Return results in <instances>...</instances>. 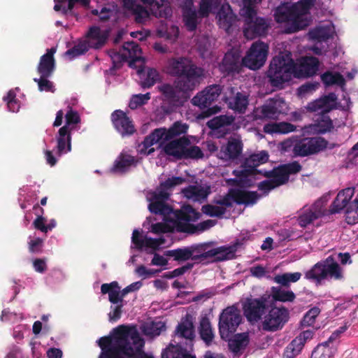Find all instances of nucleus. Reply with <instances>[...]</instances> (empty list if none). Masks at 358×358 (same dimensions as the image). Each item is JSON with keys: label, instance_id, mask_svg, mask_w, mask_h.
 I'll return each instance as SVG.
<instances>
[{"label": "nucleus", "instance_id": "f257e3e1", "mask_svg": "<svg viewBox=\"0 0 358 358\" xmlns=\"http://www.w3.org/2000/svg\"><path fill=\"white\" fill-rule=\"evenodd\" d=\"M97 343L101 350L99 358H155L144 351L145 341L136 326L119 325Z\"/></svg>", "mask_w": 358, "mask_h": 358}, {"label": "nucleus", "instance_id": "f03ea898", "mask_svg": "<svg viewBox=\"0 0 358 358\" xmlns=\"http://www.w3.org/2000/svg\"><path fill=\"white\" fill-rule=\"evenodd\" d=\"M166 68L167 73L176 78V87L183 92H192L204 76L203 69L186 57L169 59Z\"/></svg>", "mask_w": 358, "mask_h": 358}, {"label": "nucleus", "instance_id": "7ed1b4c3", "mask_svg": "<svg viewBox=\"0 0 358 358\" xmlns=\"http://www.w3.org/2000/svg\"><path fill=\"white\" fill-rule=\"evenodd\" d=\"M217 10L215 18L220 28L229 34L238 21V16L228 2L222 3V0H201L199 13L201 18L208 17Z\"/></svg>", "mask_w": 358, "mask_h": 358}, {"label": "nucleus", "instance_id": "20e7f679", "mask_svg": "<svg viewBox=\"0 0 358 358\" xmlns=\"http://www.w3.org/2000/svg\"><path fill=\"white\" fill-rule=\"evenodd\" d=\"M295 62L290 53L279 55L273 57L266 71V77L270 85L281 90L284 84L289 82L294 76Z\"/></svg>", "mask_w": 358, "mask_h": 358}, {"label": "nucleus", "instance_id": "39448f33", "mask_svg": "<svg viewBox=\"0 0 358 358\" xmlns=\"http://www.w3.org/2000/svg\"><path fill=\"white\" fill-rule=\"evenodd\" d=\"M239 13L243 22V33L247 39L252 40L267 35L271 27V20L259 16L255 8L243 6Z\"/></svg>", "mask_w": 358, "mask_h": 358}, {"label": "nucleus", "instance_id": "423d86ee", "mask_svg": "<svg viewBox=\"0 0 358 358\" xmlns=\"http://www.w3.org/2000/svg\"><path fill=\"white\" fill-rule=\"evenodd\" d=\"M355 193V187H347L339 191L329 207L331 214L345 210V220L350 225L358 223V192L352 200Z\"/></svg>", "mask_w": 358, "mask_h": 358}, {"label": "nucleus", "instance_id": "0eeeda50", "mask_svg": "<svg viewBox=\"0 0 358 358\" xmlns=\"http://www.w3.org/2000/svg\"><path fill=\"white\" fill-rule=\"evenodd\" d=\"M306 278L321 285L324 280H341L343 279V269L332 255L316 263L306 273Z\"/></svg>", "mask_w": 358, "mask_h": 358}, {"label": "nucleus", "instance_id": "6e6552de", "mask_svg": "<svg viewBox=\"0 0 358 358\" xmlns=\"http://www.w3.org/2000/svg\"><path fill=\"white\" fill-rule=\"evenodd\" d=\"M162 149L166 155L176 160L199 159L204 156L201 149L197 145H191L190 140L185 136L168 141Z\"/></svg>", "mask_w": 358, "mask_h": 358}, {"label": "nucleus", "instance_id": "1a4fd4ad", "mask_svg": "<svg viewBox=\"0 0 358 358\" xmlns=\"http://www.w3.org/2000/svg\"><path fill=\"white\" fill-rule=\"evenodd\" d=\"M306 15L301 9L298 3L289 4L281 3L274 10V19L278 23L290 22L291 27L288 28L287 33H293L303 29L308 23L303 18Z\"/></svg>", "mask_w": 358, "mask_h": 358}, {"label": "nucleus", "instance_id": "9d476101", "mask_svg": "<svg viewBox=\"0 0 358 358\" xmlns=\"http://www.w3.org/2000/svg\"><path fill=\"white\" fill-rule=\"evenodd\" d=\"M222 87L220 85H212L206 87L203 90L197 93L192 99L194 106L201 109L206 108L201 113L203 118L209 117L220 112L221 108L217 105L210 107L220 96Z\"/></svg>", "mask_w": 358, "mask_h": 358}, {"label": "nucleus", "instance_id": "9b49d317", "mask_svg": "<svg viewBox=\"0 0 358 358\" xmlns=\"http://www.w3.org/2000/svg\"><path fill=\"white\" fill-rule=\"evenodd\" d=\"M327 145L328 141L322 137H305L294 143L292 153L294 157H308L325 150Z\"/></svg>", "mask_w": 358, "mask_h": 358}, {"label": "nucleus", "instance_id": "f8f14e48", "mask_svg": "<svg viewBox=\"0 0 358 358\" xmlns=\"http://www.w3.org/2000/svg\"><path fill=\"white\" fill-rule=\"evenodd\" d=\"M268 314L264 316L262 329L267 331H275L281 329L289 317V311L284 307L273 306V299L268 295Z\"/></svg>", "mask_w": 358, "mask_h": 358}, {"label": "nucleus", "instance_id": "ddd939ff", "mask_svg": "<svg viewBox=\"0 0 358 358\" xmlns=\"http://www.w3.org/2000/svg\"><path fill=\"white\" fill-rule=\"evenodd\" d=\"M268 54V45L262 41L253 43L243 58V65L251 70H257L263 66Z\"/></svg>", "mask_w": 358, "mask_h": 358}, {"label": "nucleus", "instance_id": "4468645a", "mask_svg": "<svg viewBox=\"0 0 358 358\" xmlns=\"http://www.w3.org/2000/svg\"><path fill=\"white\" fill-rule=\"evenodd\" d=\"M268 296L260 298H247L243 303V311L247 320L252 324L260 321L267 313Z\"/></svg>", "mask_w": 358, "mask_h": 358}, {"label": "nucleus", "instance_id": "2eb2a0df", "mask_svg": "<svg viewBox=\"0 0 358 358\" xmlns=\"http://www.w3.org/2000/svg\"><path fill=\"white\" fill-rule=\"evenodd\" d=\"M240 312L234 307H227L220 316L219 331L222 338H227L233 334L241 323Z\"/></svg>", "mask_w": 358, "mask_h": 358}, {"label": "nucleus", "instance_id": "dca6fc26", "mask_svg": "<svg viewBox=\"0 0 358 358\" xmlns=\"http://www.w3.org/2000/svg\"><path fill=\"white\" fill-rule=\"evenodd\" d=\"M331 215L329 208L327 209L322 200H317L309 207H303L297 217V222L300 227L305 228L315 220L325 216Z\"/></svg>", "mask_w": 358, "mask_h": 358}, {"label": "nucleus", "instance_id": "f3484780", "mask_svg": "<svg viewBox=\"0 0 358 358\" xmlns=\"http://www.w3.org/2000/svg\"><path fill=\"white\" fill-rule=\"evenodd\" d=\"M286 103L279 96L270 98L256 110L259 119L277 120L280 114L285 113Z\"/></svg>", "mask_w": 358, "mask_h": 358}, {"label": "nucleus", "instance_id": "a211bd4d", "mask_svg": "<svg viewBox=\"0 0 358 358\" xmlns=\"http://www.w3.org/2000/svg\"><path fill=\"white\" fill-rule=\"evenodd\" d=\"M320 61L313 56L303 57L298 64L295 63L294 77L306 78L317 74L319 70Z\"/></svg>", "mask_w": 358, "mask_h": 358}, {"label": "nucleus", "instance_id": "6ab92c4d", "mask_svg": "<svg viewBox=\"0 0 358 358\" xmlns=\"http://www.w3.org/2000/svg\"><path fill=\"white\" fill-rule=\"evenodd\" d=\"M243 66V58L239 50H231L224 55L220 69L222 73L229 75L240 73Z\"/></svg>", "mask_w": 358, "mask_h": 358}, {"label": "nucleus", "instance_id": "aec40b11", "mask_svg": "<svg viewBox=\"0 0 358 358\" xmlns=\"http://www.w3.org/2000/svg\"><path fill=\"white\" fill-rule=\"evenodd\" d=\"M111 121L115 129L123 137L131 136L136 131L132 121L121 110H116L111 114Z\"/></svg>", "mask_w": 358, "mask_h": 358}, {"label": "nucleus", "instance_id": "412c9836", "mask_svg": "<svg viewBox=\"0 0 358 358\" xmlns=\"http://www.w3.org/2000/svg\"><path fill=\"white\" fill-rule=\"evenodd\" d=\"M241 243L237 240L234 243L228 245H222L209 250L210 258H214L213 262H220L236 258V253Z\"/></svg>", "mask_w": 358, "mask_h": 358}, {"label": "nucleus", "instance_id": "4be33fe9", "mask_svg": "<svg viewBox=\"0 0 358 358\" xmlns=\"http://www.w3.org/2000/svg\"><path fill=\"white\" fill-rule=\"evenodd\" d=\"M158 89L164 99L173 104L181 103L182 101V99H188L191 92L181 91L176 87L175 82L173 85L164 83L159 86Z\"/></svg>", "mask_w": 358, "mask_h": 358}, {"label": "nucleus", "instance_id": "5701e85b", "mask_svg": "<svg viewBox=\"0 0 358 358\" xmlns=\"http://www.w3.org/2000/svg\"><path fill=\"white\" fill-rule=\"evenodd\" d=\"M56 50L54 48L47 50V52L42 55L37 66V71L41 76H51L55 69V59L54 54Z\"/></svg>", "mask_w": 358, "mask_h": 358}, {"label": "nucleus", "instance_id": "b1692460", "mask_svg": "<svg viewBox=\"0 0 358 358\" xmlns=\"http://www.w3.org/2000/svg\"><path fill=\"white\" fill-rule=\"evenodd\" d=\"M87 44L89 48L100 49L106 43L108 35L96 26L91 27L86 34Z\"/></svg>", "mask_w": 358, "mask_h": 358}, {"label": "nucleus", "instance_id": "393cba45", "mask_svg": "<svg viewBox=\"0 0 358 358\" xmlns=\"http://www.w3.org/2000/svg\"><path fill=\"white\" fill-rule=\"evenodd\" d=\"M233 201L238 205L252 206L255 204L260 195L255 191H248L241 189H231Z\"/></svg>", "mask_w": 358, "mask_h": 358}, {"label": "nucleus", "instance_id": "a878e982", "mask_svg": "<svg viewBox=\"0 0 358 358\" xmlns=\"http://www.w3.org/2000/svg\"><path fill=\"white\" fill-rule=\"evenodd\" d=\"M213 225L214 222L211 220L201 222L196 225L182 222H175V228L176 231L180 233H187L190 234L206 231L212 227Z\"/></svg>", "mask_w": 358, "mask_h": 358}, {"label": "nucleus", "instance_id": "bb28decb", "mask_svg": "<svg viewBox=\"0 0 358 358\" xmlns=\"http://www.w3.org/2000/svg\"><path fill=\"white\" fill-rule=\"evenodd\" d=\"M203 250V246H191L178 248L174 250H166L164 255L166 257H173V260L177 262H185L192 256L194 252H200Z\"/></svg>", "mask_w": 358, "mask_h": 358}, {"label": "nucleus", "instance_id": "cd10ccee", "mask_svg": "<svg viewBox=\"0 0 358 358\" xmlns=\"http://www.w3.org/2000/svg\"><path fill=\"white\" fill-rule=\"evenodd\" d=\"M243 143L240 138L230 137L226 145L221 148L224 157L229 159H236L242 154Z\"/></svg>", "mask_w": 358, "mask_h": 358}, {"label": "nucleus", "instance_id": "c85d7f7f", "mask_svg": "<svg viewBox=\"0 0 358 358\" xmlns=\"http://www.w3.org/2000/svg\"><path fill=\"white\" fill-rule=\"evenodd\" d=\"M70 129L66 127H62L58 131L57 136V155L61 156L71 150V136Z\"/></svg>", "mask_w": 358, "mask_h": 358}, {"label": "nucleus", "instance_id": "c756f323", "mask_svg": "<svg viewBox=\"0 0 358 358\" xmlns=\"http://www.w3.org/2000/svg\"><path fill=\"white\" fill-rule=\"evenodd\" d=\"M147 5L152 8L153 15L157 17L169 18L173 10L169 0H150Z\"/></svg>", "mask_w": 358, "mask_h": 358}, {"label": "nucleus", "instance_id": "7c9ffc66", "mask_svg": "<svg viewBox=\"0 0 358 358\" xmlns=\"http://www.w3.org/2000/svg\"><path fill=\"white\" fill-rule=\"evenodd\" d=\"M136 160L134 157L121 152L114 162L111 168L113 173H126L131 166H136Z\"/></svg>", "mask_w": 358, "mask_h": 358}, {"label": "nucleus", "instance_id": "2f4dec72", "mask_svg": "<svg viewBox=\"0 0 358 358\" xmlns=\"http://www.w3.org/2000/svg\"><path fill=\"white\" fill-rule=\"evenodd\" d=\"M233 95L226 99L228 107L239 113H244L248 106V96L238 92L235 95L232 89Z\"/></svg>", "mask_w": 358, "mask_h": 358}, {"label": "nucleus", "instance_id": "473e14b6", "mask_svg": "<svg viewBox=\"0 0 358 358\" xmlns=\"http://www.w3.org/2000/svg\"><path fill=\"white\" fill-rule=\"evenodd\" d=\"M199 11L194 8V5L186 6L182 8V20L189 31H194L199 23L198 20Z\"/></svg>", "mask_w": 358, "mask_h": 358}, {"label": "nucleus", "instance_id": "72a5a7b5", "mask_svg": "<svg viewBox=\"0 0 358 358\" xmlns=\"http://www.w3.org/2000/svg\"><path fill=\"white\" fill-rule=\"evenodd\" d=\"M188 129L189 125L180 121L175 122L169 129L165 127L160 128L162 133H163L164 141L166 142L174 139L182 134H185Z\"/></svg>", "mask_w": 358, "mask_h": 358}, {"label": "nucleus", "instance_id": "f704fd0d", "mask_svg": "<svg viewBox=\"0 0 358 358\" xmlns=\"http://www.w3.org/2000/svg\"><path fill=\"white\" fill-rule=\"evenodd\" d=\"M122 50L129 59V66H134L136 62L141 60V48L134 41L126 42L122 45Z\"/></svg>", "mask_w": 358, "mask_h": 358}, {"label": "nucleus", "instance_id": "c9c22d12", "mask_svg": "<svg viewBox=\"0 0 358 358\" xmlns=\"http://www.w3.org/2000/svg\"><path fill=\"white\" fill-rule=\"evenodd\" d=\"M336 99L334 93H329L328 95L311 103L309 108L313 111H317L320 109L321 113L329 112L332 108V105Z\"/></svg>", "mask_w": 358, "mask_h": 358}, {"label": "nucleus", "instance_id": "e433bc0d", "mask_svg": "<svg viewBox=\"0 0 358 358\" xmlns=\"http://www.w3.org/2000/svg\"><path fill=\"white\" fill-rule=\"evenodd\" d=\"M262 174L267 178H271L278 187L287 183L289 180L288 176H287L282 165L278 166L271 171H262Z\"/></svg>", "mask_w": 358, "mask_h": 358}, {"label": "nucleus", "instance_id": "4c0bfd02", "mask_svg": "<svg viewBox=\"0 0 358 358\" xmlns=\"http://www.w3.org/2000/svg\"><path fill=\"white\" fill-rule=\"evenodd\" d=\"M201 338L207 345H210L214 338V333L209 319L203 317L201 319L199 327Z\"/></svg>", "mask_w": 358, "mask_h": 358}, {"label": "nucleus", "instance_id": "58836bf2", "mask_svg": "<svg viewBox=\"0 0 358 358\" xmlns=\"http://www.w3.org/2000/svg\"><path fill=\"white\" fill-rule=\"evenodd\" d=\"M177 220L174 222H187L190 221H196L200 217V213L197 212L190 205H187L182 207V208L178 211L176 214Z\"/></svg>", "mask_w": 358, "mask_h": 358}, {"label": "nucleus", "instance_id": "ea45409f", "mask_svg": "<svg viewBox=\"0 0 358 358\" xmlns=\"http://www.w3.org/2000/svg\"><path fill=\"white\" fill-rule=\"evenodd\" d=\"M178 334L186 338L190 343V349L192 347V341L195 337L194 325L192 321L185 320L178 324L177 327Z\"/></svg>", "mask_w": 358, "mask_h": 358}, {"label": "nucleus", "instance_id": "a19ab883", "mask_svg": "<svg viewBox=\"0 0 358 358\" xmlns=\"http://www.w3.org/2000/svg\"><path fill=\"white\" fill-rule=\"evenodd\" d=\"M320 78L323 84L327 87L334 85L343 87L345 85L344 77L338 72L327 71L322 73Z\"/></svg>", "mask_w": 358, "mask_h": 358}, {"label": "nucleus", "instance_id": "79ce46f5", "mask_svg": "<svg viewBox=\"0 0 358 358\" xmlns=\"http://www.w3.org/2000/svg\"><path fill=\"white\" fill-rule=\"evenodd\" d=\"M182 192L187 199L195 201L205 199L208 194V192L204 188L194 185L188 186L182 190Z\"/></svg>", "mask_w": 358, "mask_h": 358}, {"label": "nucleus", "instance_id": "37998d69", "mask_svg": "<svg viewBox=\"0 0 358 358\" xmlns=\"http://www.w3.org/2000/svg\"><path fill=\"white\" fill-rule=\"evenodd\" d=\"M234 121L232 115H222L216 116L207 122V126L210 129H218L224 126L231 125Z\"/></svg>", "mask_w": 358, "mask_h": 358}, {"label": "nucleus", "instance_id": "c03bdc74", "mask_svg": "<svg viewBox=\"0 0 358 358\" xmlns=\"http://www.w3.org/2000/svg\"><path fill=\"white\" fill-rule=\"evenodd\" d=\"M249 343V336L248 333L238 334L229 341V345L231 351L237 352L242 348H245Z\"/></svg>", "mask_w": 358, "mask_h": 358}, {"label": "nucleus", "instance_id": "a18cd8bd", "mask_svg": "<svg viewBox=\"0 0 358 358\" xmlns=\"http://www.w3.org/2000/svg\"><path fill=\"white\" fill-rule=\"evenodd\" d=\"M110 56L113 62V65L110 69V71L112 74H115L116 70L120 69L123 64L129 60L125 52H122V50H120V52L112 50Z\"/></svg>", "mask_w": 358, "mask_h": 358}, {"label": "nucleus", "instance_id": "49530a36", "mask_svg": "<svg viewBox=\"0 0 358 358\" xmlns=\"http://www.w3.org/2000/svg\"><path fill=\"white\" fill-rule=\"evenodd\" d=\"M301 276L299 272L285 273L281 275H277L274 277V282L283 286L289 287L291 282H296Z\"/></svg>", "mask_w": 358, "mask_h": 358}, {"label": "nucleus", "instance_id": "de8ad7c7", "mask_svg": "<svg viewBox=\"0 0 358 358\" xmlns=\"http://www.w3.org/2000/svg\"><path fill=\"white\" fill-rule=\"evenodd\" d=\"M149 210L156 215H169L171 212V207L164 201H159L153 198L149 204Z\"/></svg>", "mask_w": 358, "mask_h": 358}, {"label": "nucleus", "instance_id": "09e8293b", "mask_svg": "<svg viewBox=\"0 0 358 358\" xmlns=\"http://www.w3.org/2000/svg\"><path fill=\"white\" fill-rule=\"evenodd\" d=\"M166 141H164L163 133H162L160 128H157L144 138L143 145L145 149H148L157 143H160V145H162Z\"/></svg>", "mask_w": 358, "mask_h": 358}, {"label": "nucleus", "instance_id": "8fccbe9b", "mask_svg": "<svg viewBox=\"0 0 358 358\" xmlns=\"http://www.w3.org/2000/svg\"><path fill=\"white\" fill-rule=\"evenodd\" d=\"M300 339H293L285 348L283 352V358H295L303 348Z\"/></svg>", "mask_w": 358, "mask_h": 358}, {"label": "nucleus", "instance_id": "3c124183", "mask_svg": "<svg viewBox=\"0 0 358 358\" xmlns=\"http://www.w3.org/2000/svg\"><path fill=\"white\" fill-rule=\"evenodd\" d=\"M268 159V155L266 151H262L259 153H255L246 158L245 164L253 169H257L258 166L266 163Z\"/></svg>", "mask_w": 358, "mask_h": 358}, {"label": "nucleus", "instance_id": "603ef678", "mask_svg": "<svg viewBox=\"0 0 358 358\" xmlns=\"http://www.w3.org/2000/svg\"><path fill=\"white\" fill-rule=\"evenodd\" d=\"M89 45L85 41H80L73 48L69 49L65 52V55L69 57L70 59H73L76 57L84 55L89 50Z\"/></svg>", "mask_w": 358, "mask_h": 358}, {"label": "nucleus", "instance_id": "864d4df0", "mask_svg": "<svg viewBox=\"0 0 358 358\" xmlns=\"http://www.w3.org/2000/svg\"><path fill=\"white\" fill-rule=\"evenodd\" d=\"M250 164H245V160L243 162V163L241 165V170H234L233 171V174L240 178L241 180H243V179L248 178L250 176H255L256 174L260 173L262 174V170H257V169H253L249 166Z\"/></svg>", "mask_w": 358, "mask_h": 358}, {"label": "nucleus", "instance_id": "5fc2aeb1", "mask_svg": "<svg viewBox=\"0 0 358 358\" xmlns=\"http://www.w3.org/2000/svg\"><path fill=\"white\" fill-rule=\"evenodd\" d=\"M333 356L332 349L324 342L317 345L312 352L311 358H331Z\"/></svg>", "mask_w": 358, "mask_h": 358}, {"label": "nucleus", "instance_id": "6e6d98bb", "mask_svg": "<svg viewBox=\"0 0 358 358\" xmlns=\"http://www.w3.org/2000/svg\"><path fill=\"white\" fill-rule=\"evenodd\" d=\"M310 38L318 42H325L331 38V30L329 27H318L310 32Z\"/></svg>", "mask_w": 358, "mask_h": 358}, {"label": "nucleus", "instance_id": "4d7b16f0", "mask_svg": "<svg viewBox=\"0 0 358 358\" xmlns=\"http://www.w3.org/2000/svg\"><path fill=\"white\" fill-rule=\"evenodd\" d=\"M131 12L134 16V20L136 23L144 24L150 18L148 10L142 5L138 4L137 6H135Z\"/></svg>", "mask_w": 358, "mask_h": 358}, {"label": "nucleus", "instance_id": "13d9d810", "mask_svg": "<svg viewBox=\"0 0 358 358\" xmlns=\"http://www.w3.org/2000/svg\"><path fill=\"white\" fill-rule=\"evenodd\" d=\"M166 324L161 321L152 322L144 329V333L151 336H159L162 331L166 330Z\"/></svg>", "mask_w": 358, "mask_h": 358}, {"label": "nucleus", "instance_id": "bf43d9fd", "mask_svg": "<svg viewBox=\"0 0 358 358\" xmlns=\"http://www.w3.org/2000/svg\"><path fill=\"white\" fill-rule=\"evenodd\" d=\"M150 99V94L149 92L146 94H134L132 96L129 103V107L134 110L139 106H141L145 103Z\"/></svg>", "mask_w": 358, "mask_h": 358}, {"label": "nucleus", "instance_id": "052dcab7", "mask_svg": "<svg viewBox=\"0 0 358 358\" xmlns=\"http://www.w3.org/2000/svg\"><path fill=\"white\" fill-rule=\"evenodd\" d=\"M65 119L66 123L63 127H66V128L70 130H72L76 124L80 122V117L78 113L73 110L71 107H69V110L65 115Z\"/></svg>", "mask_w": 358, "mask_h": 358}, {"label": "nucleus", "instance_id": "680f3d73", "mask_svg": "<svg viewBox=\"0 0 358 358\" xmlns=\"http://www.w3.org/2000/svg\"><path fill=\"white\" fill-rule=\"evenodd\" d=\"M159 79V74L155 69H149L146 78L141 82V87L144 89L152 87Z\"/></svg>", "mask_w": 358, "mask_h": 358}, {"label": "nucleus", "instance_id": "e2e57ef3", "mask_svg": "<svg viewBox=\"0 0 358 358\" xmlns=\"http://www.w3.org/2000/svg\"><path fill=\"white\" fill-rule=\"evenodd\" d=\"M202 212L210 217H222L226 212V208L222 206L206 204L202 206Z\"/></svg>", "mask_w": 358, "mask_h": 358}, {"label": "nucleus", "instance_id": "0e129e2a", "mask_svg": "<svg viewBox=\"0 0 358 358\" xmlns=\"http://www.w3.org/2000/svg\"><path fill=\"white\" fill-rule=\"evenodd\" d=\"M320 313V310L317 307H314L310 309L303 316L301 321L302 327H310L314 324L316 317Z\"/></svg>", "mask_w": 358, "mask_h": 358}, {"label": "nucleus", "instance_id": "69168bd1", "mask_svg": "<svg viewBox=\"0 0 358 358\" xmlns=\"http://www.w3.org/2000/svg\"><path fill=\"white\" fill-rule=\"evenodd\" d=\"M182 350L180 345H170L162 352V358H180Z\"/></svg>", "mask_w": 358, "mask_h": 358}, {"label": "nucleus", "instance_id": "338daca9", "mask_svg": "<svg viewBox=\"0 0 358 358\" xmlns=\"http://www.w3.org/2000/svg\"><path fill=\"white\" fill-rule=\"evenodd\" d=\"M185 182V178L180 176L169 178L165 181L160 182V187L170 190L171 189L180 185Z\"/></svg>", "mask_w": 358, "mask_h": 358}, {"label": "nucleus", "instance_id": "774afa93", "mask_svg": "<svg viewBox=\"0 0 358 358\" xmlns=\"http://www.w3.org/2000/svg\"><path fill=\"white\" fill-rule=\"evenodd\" d=\"M50 76H41L40 78H34V81L37 83L40 91L53 92V84L48 78Z\"/></svg>", "mask_w": 358, "mask_h": 358}]
</instances>
